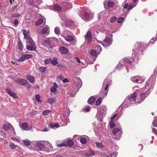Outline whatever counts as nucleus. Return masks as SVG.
Returning <instances> with one entry per match:
<instances>
[{"label":"nucleus","instance_id":"nucleus-1","mask_svg":"<svg viewBox=\"0 0 157 157\" xmlns=\"http://www.w3.org/2000/svg\"><path fill=\"white\" fill-rule=\"evenodd\" d=\"M72 34L70 31L65 30L62 33L61 36L67 41L70 42L74 40V36L72 35Z\"/></svg>","mask_w":157,"mask_h":157},{"label":"nucleus","instance_id":"nucleus-2","mask_svg":"<svg viewBox=\"0 0 157 157\" xmlns=\"http://www.w3.org/2000/svg\"><path fill=\"white\" fill-rule=\"evenodd\" d=\"M51 41V40L47 38L44 40L43 42V44L44 46L48 48L52 49V48L51 46L52 44Z\"/></svg>","mask_w":157,"mask_h":157},{"label":"nucleus","instance_id":"nucleus-3","mask_svg":"<svg viewBox=\"0 0 157 157\" xmlns=\"http://www.w3.org/2000/svg\"><path fill=\"white\" fill-rule=\"evenodd\" d=\"M137 94L135 92L132 94L127 97L128 98L130 102H136V97L137 96Z\"/></svg>","mask_w":157,"mask_h":157},{"label":"nucleus","instance_id":"nucleus-4","mask_svg":"<svg viewBox=\"0 0 157 157\" xmlns=\"http://www.w3.org/2000/svg\"><path fill=\"white\" fill-rule=\"evenodd\" d=\"M111 44L110 39L109 37H106L105 39L103 40L102 44L104 46H109Z\"/></svg>","mask_w":157,"mask_h":157},{"label":"nucleus","instance_id":"nucleus-5","mask_svg":"<svg viewBox=\"0 0 157 157\" xmlns=\"http://www.w3.org/2000/svg\"><path fill=\"white\" fill-rule=\"evenodd\" d=\"M2 128L4 129L6 131L9 130L12 128L13 131L15 132V129L13 127L10 123H7L4 124L2 126Z\"/></svg>","mask_w":157,"mask_h":157},{"label":"nucleus","instance_id":"nucleus-6","mask_svg":"<svg viewBox=\"0 0 157 157\" xmlns=\"http://www.w3.org/2000/svg\"><path fill=\"white\" fill-rule=\"evenodd\" d=\"M112 133L113 135H116L117 133H118L119 135H121L122 133V131L121 127H119L118 128H116L113 129L112 131Z\"/></svg>","mask_w":157,"mask_h":157},{"label":"nucleus","instance_id":"nucleus-7","mask_svg":"<svg viewBox=\"0 0 157 157\" xmlns=\"http://www.w3.org/2000/svg\"><path fill=\"white\" fill-rule=\"evenodd\" d=\"M6 92L11 96L12 97L14 98H17V96L13 92L12 90L9 88L7 89L6 90Z\"/></svg>","mask_w":157,"mask_h":157},{"label":"nucleus","instance_id":"nucleus-8","mask_svg":"<svg viewBox=\"0 0 157 157\" xmlns=\"http://www.w3.org/2000/svg\"><path fill=\"white\" fill-rule=\"evenodd\" d=\"M17 82L22 85H26L29 83L27 80L23 78L18 79L17 80Z\"/></svg>","mask_w":157,"mask_h":157},{"label":"nucleus","instance_id":"nucleus-9","mask_svg":"<svg viewBox=\"0 0 157 157\" xmlns=\"http://www.w3.org/2000/svg\"><path fill=\"white\" fill-rule=\"evenodd\" d=\"M85 38L87 39L88 42L90 43L91 42L92 38L91 36V32L90 31L87 32L86 35L85 36Z\"/></svg>","mask_w":157,"mask_h":157},{"label":"nucleus","instance_id":"nucleus-10","mask_svg":"<svg viewBox=\"0 0 157 157\" xmlns=\"http://www.w3.org/2000/svg\"><path fill=\"white\" fill-rule=\"evenodd\" d=\"M149 93H148L147 92H144L142 94H140V99L141 101V102L143 101L145 98L147 97Z\"/></svg>","mask_w":157,"mask_h":157},{"label":"nucleus","instance_id":"nucleus-11","mask_svg":"<svg viewBox=\"0 0 157 157\" xmlns=\"http://www.w3.org/2000/svg\"><path fill=\"white\" fill-rule=\"evenodd\" d=\"M36 45H27V49L29 51H36Z\"/></svg>","mask_w":157,"mask_h":157},{"label":"nucleus","instance_id":"nucleus-12","mask_svg":"<svg viewBox=\"0 0 157 157\" xmlns=\"http://www.w3.org/2000/svg\"><path fill=\"white\" fill-rule=\"evenodd\" d=\"M59 51L61 53L63 54H65L68 52V49L64 47H61L59 48Z\"/></svg>","mask_w":157,"mask_h":157},{"label":"nucleus","instance_id":"nucleus-13","mask_svg":"<svg viewBox=\"0 0 157 157\" xmlns=\"http://www.w3.org/2000/svg\"><path fill=\"white\" fill-rule=\"evenodd\" d=\"M58 87V86L56 82H54L53 86H52L50 89V91L52 93L55 92L56 91V88Z\"/></svg>","mask_w":157,"mask_h":157},{"label":"nucleus","instance_id":"nucleus-14","mask_svg":"<svg viewBox=\"0 0 157 157\" xmlns=\"http://www.w3.org/2000/svg\"><path fill=\"white\" fill-rule=\"evenodd\" d=\"M93 47L98 52H101L102 50L99 44H95Z\"/></svg>","mask_w":157,"mask_h":157},{"label":"nucleus","instance_id":"nucleus-15","mask_svg":"<svg viewBox=\"0 0 157 157\" xmlns=\"http://www.w3.org/2000/svg\"><path fill=\"white\" fill-rule=\"evenodd\" d=\"M95 152L94 151L92 150H90L88 152L85 153V155L87 156H91L94 155Z\"/></svg>","mask_w":157,"mask_h":157},{"label":"nucleus","instance_id":"nucleus-16","mask_svg":"<svg viewBox=\"0 0 157 157\" xmlns=\"http://www.w3.org/2000/svg\"><path fill=\"white\" fill-rule=\"evenodd\" d=\"M51 64L53 66H55L58 63V59L56 57H54L53 59H51Z\"/></svg>","mask_w":157,"mask_h":157},{"label":"nucleus","instance_id":"nucleus-17","mask_svg":"<svg viewBox=\"0 0 157 157\" xmlns=\"http://www.w3.org/2000/svg\"><path fill=\"white\" fill-rule=\"evenodd\" d=\"M27 79L31 83H33L35 81V78L34 77L31 75H27Z\"/></svg>","mask_w":157,"mask_h":157},{"label":"nucleus","instance_id":"nucleus-18","mask_svg":"<svg viewBox=\"0 0 157 157\" xmlns=\"http://www.w3.org/2000/svg\"><path fill=\"white\" fill-rule=\"evenodd\" d=\"M90 16L89 13L86 12H85L84 13V21H89L90 20Z\"/></svg>","mask_w":157,"mask_h":157},{"label":"nucleus","instance_id":"nucleus-19","mask_svg":"<svg viewBox=\"0 0 157 157\" xmlns=\"http://www.w3.org/2000/svg\"><path fill=\"white\" fill-rule=\"evenodd\" d=\"M96 101V98L94 97H91L88 100V103L90 104L93 103Z\"/></svg>","mask_w":157,"mask_h":157},{"label":"nucleus","instance_id":"nucleus-20","mask_svg":"<svg viewBox=\"0 0 157 157\" xmlns=\"http://www.w3.org/2000/svg\"><path fill=\"white\" fill-rule=\"evenodd\" d=\"M44 19L41 18L39 19L35 23L36 25H39L42 23L44 22Z\"/></svg>","mask_w":157,"mask_h":157},{"label":"nucleus","instance_id":"nucleus-21","mask_svg":"<svg viewBox=\"0 0 157 157\" xmlns=\"http://www.w3.org/2000/svg\"><path fill=\"white\" fill-rule=\"evenodd\" d=\"M54 10L56 11H59L61 10V7L58 5H55L53 6Z\"/></svg>","mask_w":157,"mask_h":157},{"label":"nucleus","instance_id":"nucleus-22","mask_svg":"<svg viewBox=\"0 0 157 157\" xmlns=\"http://www.w3.org/2000/svg\"><path fill=\"white\" fill-rule=\"evenodd\" d=\"M28 40L29 44L31 45H36L34 42L33 41L31 37L27 39Z\"/></svg>","mask_w":157,"mask_h":157},{"label":"nucleus","instance_id":"nucleus-23","mask_svg":"<svg viewBox=\"0 0 157 157\" xmlns=\"http://www.w3.org/2000/svg\"><path fill=\"white\" fill-rule=\"evenodd\" d=\"M49 29L48 27H44L42 29L41 33L42 34H44L49 32Z\"/></svg>","mask_w":157,"mask_h":157},{"label":"nucleus","instance_id":"nucleus-24","mask_svg":"<svg viewBox=\"0 0 157 157\" xmlns=\"http://www.w3.org/2000/svg\"><path fill=\"white\" fill-rule=\"evenodd\" d=\"M23 33L24 37L25 39H28L30 37L29 36L28 32L26 30H23Z\"/></svg>","mask_w":157,"mask_h":157},{"label":"nucleus","instance_id":"nucleus-25","mask_svg":"<svg viewBox=\"0 0 157 157\" xmlns=\"http://www.w3.org/2000/svg\"><path fill=\"white\" fill-rule=\"evenodd\" d=\"M51 112V111L49 110H44L42 113V114L44 116H47Z\"/></svg>","mask_w":157,"mask_h":157},{"label":"nucleus","instance_id":"nucleus-26","mask_svg":"<svg viewBox=\"0 0 157 157\" xmlns=\"http://www.w3.org/2000/svg\"><path fill=\"white\" fill-rule=\"evenodd\" d=\"M67 146L69 147L73 145L74 144V142L71 140H68L67 141Z\"/></svg>","mask_w":157,"mask_h":157},{"label":"nucleus","instance_id":"nucleus-27","mask_svg":"<svg viewBox=\"0 0 157 157\" xmlns=\"http://www.w3.org/2000/svg\"><path fill=\"white\" fill-rule=\"evenodd\" d=\"M23 144L26 146H29L31 144V142L29 140H23Z\"/></svg>","mask_w":157,"mask_h":157},{"label":"nucleus","instance_id":"nucleus-28","mask_svg":"<svg viewBox=\"0 0 157 157\" xmlns=\"http://www.w3.org/2000/svg\"><path fill=\"white\" fill-rule=\"evenodd\" d=\"M55 99L52 98H49L47 102L50 104H52L54 102Z\"/></svg>","mask_w":157,"mask_h":157},{"label":"nucleus","instance_id":"nucleus-29","mask_svg":"<svg viewBox=\"0 0 157 157\" xmlns=\"http://www.w3.org/2000/svg\"><path fill=\"white\" fill-rule=\"evenodd\" d=\"M47 69V67H40L39 68V71L41 73H44L46 71Z\"/></svg>","mask_w":157,"mask_h":157},{"label":"nucleus","instance_id":"nucleus-30","mask_svg":"<svg viewBox=\"0 0 157 157\" xmlns=\"http://www.w3.org/2000/svg\"><path fill=\"white\" fill-rule=\"evenodd\" d=\"M80 142L83 144H86L87 143L86 139L84 137H82L80 139Z\"/></svg>","mask_w":157,"mask_h":157},{"label":"nucleus","instance_id":"nucleus-31","mask_svg":"<svg viewBox=\"0 0 157 157\" xmlns=\"http://www.w3.org/2000/svg\"><path fill=\"white\" fill-rule=\"evenodd\" d=\"M114 4V2L113 1H108L107 2V6L109 7H113Z\"/></svg>","mask_w":157,"mask_h":157},{"label":"nucleus","instance_id":"nucleus-32","mask_svg":"<svg viewBox=\"0 0 157 157\" xmlns=\"http://www.w3.org/2000/svg\"><path fill=\"white\" fill-rule=\"evenodd\" d=\"M90 54L93 56H95L97 55V52L96 51L94 50H91L90 51Z\"/></svg>","mask_w":157,"mask_h":157},{"label":"nucleus","instance_id":"nucleus-33","mask_svg":"<svg viewBox=\"0 0 157 157\" xmlns=\"http://www.w3.org/2000/svg\"><path fill=\"white\" fill-rule=\"evenodd\" d=\"M59 124H49V126L52 128H58L59 127Z\"/></svg>","mask_w":157,"mask_h":157},{"label":"nucleus","instance_id":"nucleus-34","mask_svg":"<svg viewBox=\"0 0 157 157\" xmlns=\"http://www.w3.org/2000/svg\"><path fill=\"white\" fill-rule=\"evenodd\" d=\"M28 127V124L26 123H23L22 124V127L24 130L27 129Z\"/></svg>","mask_w":157,"mask_h":157},{"label":"nucleus","instance_id":"nucleus-35","mask_svg":"<svg viewBox=\"0 0 157 157\" xmlns=\"http://www.w3.org/2000/svg\"><path fill=\"white\" fill-rule=\"evenodd\" d=\"M73 22L71 20L67 21L65 22V25L66 26H68L71 25L73 24Z\"/></svg>","mask_w":157,"mask_h":157},{"label":"nucleus","instance_id":"nucleus-36","mask_svg":"<svg viewBox=\"0 0 157 157\" xmlns=\"http://www.w3.org/2000/svg\"><path fill=\"white\" fill-rule=\"evenodd\" d=\"M102 98L101 97H99L96 102V105H98L101 102Z\"/></svg>","mask_w":157,"mask_h":157},{"label":"nucleus","instance_id":"nucleus-37","mask_svg":"<svg viewBox=\"0 0 157 157\" xmlns=\"http://www.w3.org/2000/svg\"><path fill=\"white\" fill-rule=\"evenodd\" d=\"M55 33L57 34H59L60 33V29L57 27H56L55 29Z\"/></svg>","mask_w":157,"mask_h":157},{"label":"nucleus","instance_id":"nucleus-38","mask_svg":"<svg viewBox=\"0 0 157 157\" xmlns=\"http://www.w3.org/2000/svg\"><path fill=\"white\" fill-rule=\"evenodd\" d=\"M51 61V59L50 58L46 59L44 61V63L45 64H49L50 63Z\"/></svg>","mask_w":157,"mask_h":157},{"label":"nucleus","instance_id":"nucleus-39","mask_svg":"<svg viewBox=\"0 0 157 157\" xmlns=\"http://www.w3.org/2000/svg\"><path fill=\"white\" fill-rule=\"evenodd\" d=\"M18 47L19 49L21 51H22L23 48V44L21 41H20L19 42H18Z\"/></svg>","mask_w":157,"mask_h":157},{"label":"nucleus","instance_id":"nucleus-40","mask_svg":"<svg viewBox=\"0 0 157 157\" xmlns=\"http://www.w3.org/2000/svg\"><path fill=\"white\" fill-rule=\"evenodd\" d=\"M20 14L17 13H15L11 15V17L13 18H17L19 17L20 16Z\"/></svg>","mask_w":157,"mask_h":157},{"label":"nucleus","instance_id":"nucleus-41","mask_svg":"<svg viewBox=\"0 0 157 157\" xmlns=\"http://www.w3.org/2000/svg\"><path fill=\"white\" fill-rule=\"evenodd\" d=\"M25 59H28L33 56V55L30 54H27L24 55Z\"/></svg>","mask_w":157,"mask_h":157},{"label":"nucleus","instance_id":"nucleus-42","mask_svg":"<svg viewBox=\"0 0 157 157\" xmlns=\"http://www.w3.org/2000/svg\"><path fill=\"white\" fill-rule=\"evenodd\" d=\"M10 146L11 148L12 149H15L18 146L17 145H15L14 144L12 143H11L10 144Z\"/></svg>","mask_w":157,"mask_h":157},{"label":"nucleus","instance_id":"nucleus-43","mask_svg":"<svg viewBox=\"0 0 157 157\" xmlns=\"http://www.w3.org/2000/svg\"><path fill=\"white\" fill-rule=\"evenodd\" d=\"M13 23L15 27H17L19 24L18 20L17 19H15L13 22Z\"/></svg>","mask_w":157,"mask_h":157},{"label":"nucleus","instance_id":"nucleus-44","mask_svg":"<svg viewBox=\"0 0 157 157\" xmlns=\"http://www.w3.org/2000/svg\"><path fill=\"white\" fill-rule=\"evenodd\" d=\"M117 19V17L116 16H114L110 20V22L111 23H113L115 22Z\"/></svg>","mask_w":157,"mask_h":157},{"label":"nucleus","instance_id":"nucleus-45","mask_svg":"<svg viewBox=\"0 0 157 157\" xmlns=\"http://www.w3.org/2000/svg\"><path fill=\"white\" fill-rule=\"evenodd\" d=\"M116 134L117 135V136L116 135H114L115 136V137L116 140H119L121 137V135H119V134H118V133H117Z\"/></svg>","mask_w":157,"mask_h":157},{"label":"nucleus","instance_id":"nucleus-46","mask_svg":"<svg viewBox=\"0 0 157 157\" xmlns=\"http://www.w3.org/2000/svg\"><path fill=\"white\" fill-rule=\"evenodd\" d=\"M37 147L40 148V149H42L44 148V145L41 143H39L37 144Z\"/></svg>","mask_w":157,"mask_h":157},{"label":"nucleus","instance_id":"nucleus-47","mask_svg":"<svg viewBox=\"0 0 157 157\" xmlns=\"http://www.w3.org/2000/svg\"><path fill=\"white\" fill-rule=\"evenodd\" d=\"M57 146L61 147H67V144L64 143H62L59 144H58L57 145Z\"/></svg>","mask_w":157,"mask_h":157},{"label":"nucleus","instance_id":"nucleus-48","mask_svg":"<svg viewBox=\"0 0 157 157\" xmlns=\"http://www.w3.org/2000/svg\"><path fill=\"white\" fill-rule=\"evenodd\" d=\"M110 126L111 128H113L116 126L115 124L114 123L113 120H111V121L110 124Z\"/></svg>","mask_w":157,"mask_h":157},{"label":"nucleus","instance_id":"nucleus-49","mask_svg":"<svg viewBox=\"0 0 157 157\" xmlns=\"http://www.w3.org/2000/svg\"><path fill=\"white\" fill-rule=\"evenodd\" d=\"M124 20V18L123 17H119L117 21V23H121L122 21H123Z\"/></svg>","mask_w":157,"mask_h":157},{"label":"nucleus","instance_id":"nucleus-50","mask_svg":"<svg viewBox=\"0 0 157 157\" xmlns=\"http://www.w3.org/2000/svg\"><path fill=\"white\" fill-rule=\"evenodd\" d=\"M134 6L133 5V4H130L128 6V8L127 9V11H129Z\"/></svg>","mask_w":157,"mask_h":157},{"label":"nucleus","instance_id":"nucleus-51","mask_svg":"<svg viewBox=\"0 0 157 157\" xmlns=\"http://www.w3.org/2000/svg\"><path fill=\"white\" fill-rule=\"evenodd\" d=\"M25 59L24 55H22L21 57L19 58L18 61H23Z\"/></svg>","mask_w":157,"mask_h":157},{"label":"nucleus","instance_id":"nucleus-52","mask_svg":"<svg viewBox=\"0 0 157 157\" xmlns=\"http://www.w3.org/2000/svg\"><path fill=\"white\" fill-rule=\"evenodd\" d=\"M40 97L39 94H37L36 95V100L38 102H40L41 101L40 99Z\"/></svg>","mask_w":157,"mask_h":157},{"label":"nucleus","instance_id":"nucleus-53","mask_svg":"<svg viewBox=\"0 0 157 157\" xmlns=\"http://www.w3.org/2000/svg\"><path fill=\"white\" fill-rule=\"evenodd\" d=\"M157 40V39L156 38L155 39L154 38H152L150 40V42L151 44H153L156 40Z\"/></svg>","mask_w":157,"mask_h":157},{"label":"nucleus","instance_id":"nucleus-54","mask_svg":"<svg viewBox=\"0 0 157 157\" xmlns=\"http://www.w3.org/2000/svg\"><path fill=\"white\" fill-rule=\"evenodd\" d=\"M96 144L97 146L98 147H102L103 145L102 144V143H96Z\"/></svg>","mask_w":157,"mask_h":157},{"label":"nucleus","instance_id":"nucleus-55","mask_svg":"<svg viewBox=\"0 0 157 157\" xmlns=\"http://www.w3.org/2000/svg\"><path fill=\"white\" fill-rule=\"evenodd\" d=\"M11 139L14 140L17 142H19V140L16 137H13L11 138Z\"/></svg>","mask_w":157,"mask_h":157},{"label":"nucleus","instance_id":"nucleus-56","mask_svg":"<svg viewBox=\"0 0 157 157\" xmlns=\"http://www.w3.org/2000/svg\"><path fill=\"white\" fill-rule=\"evenodd\" d=\"M128 4L127 3H125L123 6V8L124 9L128 8Z\"/></svg>","mask_w":157,"mask_h":157},{"label":"nucleus","instance_id":"nucleus-57","mask_svg":"<svg viewBox=\"0 0 157 157\" xmlns=\"http://www.w3.org/2000/svg\"><path fill=\"white\" fill-rule=\"evenodd\" d=\"M63 82L64 83H66L67 82H69V81L67 78H65L63 80Z\"/></svg>","mask_w":157,"mask_h":157},{"label":"nucleus","instance_id":"nucleus-58","mask_svg":"<svg viewBox=\"0 0 157 157\" xmlns=\"http://www.w3.org/2000/svg\"><path fill=\"white\" fill-rule=\"evenodd\" d=\"M135 81L139 83H141L142 82V81L141 79H136Z\"/></svg>","mask_w":157,"mask_h":157},{"label":"nucleus","instance_id":"nucleus-59","mask_svg":"<svg viewBox=\"0 0 157 157\" xmlns=\"http://www.w3.org/2000/svg\"><path fill=\"white\" fill-rule=\"evenodd\" d=\"M90 107L89 106L86 107L85 109V110L87 112H89L90 111Z\"/></svg>","mask_w":157,"mask_h":157},{"label":"nucleus","instance_id":"nucleus-60","mask_svg":"<svg viewBox=\"0 0 157 157\" xmlns=\"http://www.w3.org/2000/svg\"><path fill=\"white\" fill-rule=\"evenodd\" d=\"M117 115V114L116 113L113 115V116L111 117V120H113L116 117Z\"/></svg>","mask_w":157,"mask_h":157},{"label":"nucleus","instance_id":"nucleus-61","mask_svg":"<svg viewBox=\"0 0 157 157\" xmlns=\"http://www.w3.org/2000/svg\"><path fill=\"white\" fill-rule=\"evenodd\" d=\"M75 59L76 60L78 63H80V60L77 57H75Z\"/></svg>","mask_w":157,"mask_h":157},{"label":"nucleus","instance_id":"nucleus-62","mask_svg":"<svg viewBox=\"0 0 157 157\" xmlns=\"http://www.w3.org/2000/svg\"><path fill=\"white\" fill-rule=\"evenodd\" d=\"M153 132L154 133H155L157 134V130L155 128H153L152 129Z\"/></svg>","mask_w":157,"mask_h":157},{"label":"nucleus","instance_id":"nucleus-63","mask_svg":"<svg viewBox=\"0 0 157 157\" xmlns=\"http://www.w3.org/2000/svg\"><path fill=\"white\" fill-rule=\"evenodd\" d=\"M109 84H107L105 87V90H106L107 89H108L109 88Z\"/></svg>","mask_w":157,"mask_h":157},{"label":"nucleus","instance_id":"nucleus-64","mask_svg":"<svg viewBox=\"0 0 157 157\" xmlns=\"http://www.w3.org/2000/svg\"><path fill=\"white\" fill-rule=\"evenodd\" d=\"M153 124L154 125V126L157 127V123L156 124H155V121H154L153 122Z\"/></svg>","mask_w":157,"mask_h":157}]
</instances>
